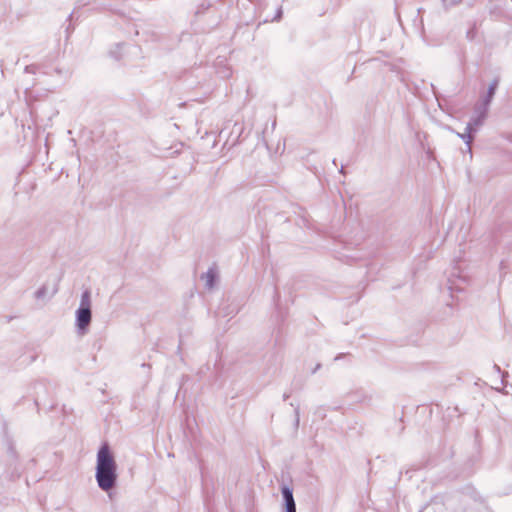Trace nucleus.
Returning <instances> with one entry per match:
<instances>
[{
	"label": "nucleus",
	"instance_id": "f257e3e1",
	"mask_svg": "<svg viewBox=\"0 0 512 512\" xmlns=\"http://www.w3.org/2000/svg\"><path fill=\"white\" fill-rule=\"evenodd\" d=\"M95 470V479L102 491L108 492L116 486L117 463L107 443L102 444L97 452Z\"/></svg>",
	"mask_w": 512,
	"mask_h": 512
},
{
	"label": "nucleus",
	"instance_id": "f03ea898",
	"mask_svg": "<svg viewBox=\"0 0 512 512\" xmlns=\"http://www.w3.org/2000/svg\"><path fill=\"white\" fill-rule=\"evenodd\" d=\"M91 319V294L86 290L82 293L79 307L76 310L75 325L78 333L83 335L87 332Z\"/></svg>",
	"mask_w": 512,
	"mask_h": 512
},
{
	"label": "nucleus",
	"instance_id": "7ed1b4c3",
	"mask_svg": "<svg viewBox=\"0 0 512 512\" xmlns=\"http://www.w3.org/2000/svg\"><path fill=\"white\" fill-rule=\"evenodd\" d=\"M487 107L483 106L476 111V114L471 118L467 124V131L476 132L477 128L482 125L486 116Z\"/></svg>",
	"mask_w": 512,
	"mask_h": 512
},
{
	"label": "nucleus",
	"instance_id": "20e7f679",
	"mask_svg": "<svg viewBox=\"0 0 512 512\" xmlns=\"http://www.w3.org/2000/svg\"><path fill=\"white\" fill-rule=\"evenodd\" d=\"M282 495L285 501V512H296V504L292 490L285 486L282 488Z\"/></svg>",
	"mask_w": 512,
	"mask_h": 512
},
{
	"label": "nucleus",
	"instance_id": "39448f33",
	"mask_svg": "<svg viewBox=\"0 0 512 512\" xmlns=\"http://www.w3.org/2000/svg\"><path fill=\"white\" fill-rule=\"evenodd\" d=\"M217 277H218L217 270L214 267H211L207 270L206 273H204L202 275L201 278H202V280H204L205 286L208 289H212L216 283Z\"/></svg>",
	"mask_w": 512,
	"mask_h": 512
},
{
	"label": "nucleus",
	"instance_id": "423d86ee",
	"mask_svg": "<svg viewBox=\"0 0 512 512\" xmlns=\"http://www.w3.org/2000/svg\"><path fill=\"white\" fill-rule=\"evenodd\" d=\"M474 132L467 131V128L465 129L464 133H457V136L461 138L467 145V149L469 153L471 154V143L473 141V134Z\"/></svg>",
	"mask_w": 512,
	"mask_h": 512
},
{
	"label": "nucleus",
	"instance_id": "0eeeda50",
	"mask_svg": "<svg viewBox=\"0 0 512 512\" xmlns=\"http://www.w3.org/2000/svg\"><path fill=\"white\" fill-rule=\"evenodd\" d=\"M496 87H497V81H494L490 84L489 86V89H488V96H487V99L485 100V103H484V106L487 107L491 98L493 97L494 95V92L496 90Z\"/></svg>",
	"mask_w": 512,
	"mask_h": 512
},
{
	"label": "nucleus",
	"instance_id": "6e6552de",
	"mask_svg": "<svg viewBox=\"0 0 512 512\" xmlns=\"http://www.w3.org/2000/svg\"><path fill=\"white\" fill-rule=\"evenodd\" d=\"M46 296H47V288H46V286L40 287L35 292V298L38 299V300L44 299V298H46Z\"/></svg>",
	"mask_w": 512,
	"mask_h": 512
},
{
	"label": "nucleus",
	"instance_id": "1a4fd4ad",
	"mask_svg": "<svg viewBox=\"0 0 512 512\" xmlns=\"http://www.w3.org/2000/svg\"><path fill=\"white\" fill-rule=\"evenodd\" d=\"M449 283H450V285H449L448 289L450 291H453L454 289L457 290V291H460V290L463 289V287H461V286H458V285L454 286V283L452 282V280H449Z\"/></svg>",
	"mask_w": 512,
	"mask_h": 512
},
{
	"label": "nucleus",
	"instance_id": "9d476101",
	"mask_svg": "<svg viewBox=\"0 0 512 512\" xmlns=\"http://www.w3.org/2000/svg\"><path fill=\"white\" fill-rule=\"evenodd\" d=\"M493 369L497 372V373H500V369L498 366L494 365Z\"/></svg>",
	"mask_w": 512,
	"mask_h": 512
},
{
	"label": "nucleus",
	"instance_id": "9b49d317",
	"mask_svg": "<svg viewBox=\"0 0 512 512\" xmlns=\"http://www.w3.org/2000/svg\"><path fill=\"white\" fill-rule=\"evenodd\" d=\"M281 13H282V11H281V9H279L278 13H277V17H276L277 19H279L281 17Z\"/></svg>",
	"mask_w": 512,
	"mask_h": 512
},
{
	"label": "nucleus",
	"instance_id": "f8f14e48",
	"mask_svg": "<svg viewBox=\"0 0 512 512\" xmlns=\"http://www.w3.org/2000/svg\"><path fill=\"white\" fill-rule=\"evenodd\" d=\"M500 269H501V270H504V262H501V263H500Z\"/></svg>",
	"mask_w": 512,
	"mask_h": 512
}]
</instances>
